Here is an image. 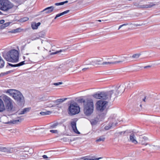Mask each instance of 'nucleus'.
I'll list each match as a JSON object with an SVG mask.
<instances>
[{
  "label": "nucleus",
  "mask_w": 160,
  "mask_h": 160,
  "mask_svg": "<svg viewBox=\"0 0 160 160\" xmlns=\"http://www.w3.org/2000/svg\"><path fill=\"white\" fill-rule=\"evenodd\" d=\"M1 99L3 101L5 108L8 112L13 110V101L10 97L6 95L3 94L2 96Z\"/></svg>",
  "instance_id": "obj_1"
},
{
  "label": "nucleus",
  "mask_w": 160,
  "mask_h": 160,
  "mask_svg": "<svg viewBox=\"0 0 160 160\" xmlns=\"http://www.w3.org/2000/svg\"><path fill=\"white\" fill-rule=\"evenodd\" d=\"M94 105L93 101L92 100H87V103L83 106V112L87 116H90L93 112Z\"/></svg>",
  "instance_id": "obj_2"
},
{
  "label": "nucleus",
  "mask_w": 160,
  "mask_h": 160,
  "mask_svg": "<svg viewBox=\"0 0 160 160\" xmlns=\"http://www.w3.org/2000/svg\"><path fill=\"white\" fill-rule=\"evenodd\" d=\"M113 93V91H110L109 92H101L100 93H96L92 95V96L96 99L107 100L110 99Z\"/></svg>",
  "instance_id": "obj_3"
},
{
  "label": "nucleus",
  "mask_w": 160,
  "mask_h": 160,
  "mask_svg": "<svg viewBox=\"0 0 160 160\" xmlns=\"http://www.w3.org/2000/svg\"><path fill=\"white\" fill-rule=\"evenodd\" d=\"M68 109V113L70 115H73L78 114L80 111V107L75 102L71 103Z\"/></svg>",
  "instance_id": "obj_4"
},
{
  "label": "nucleus",
  "mask_w": 160,
  "mask_h": 160,
  "mask_svg": "<svg viewBox=\"0 0 160 160\" xmlns=\"http://www.w3.org/2000/svg\"><path fill=\"white\" fill-rule=\"evenodd\" d=\"M13 7V4L8 0H3L0 3V9L3 11H7Z\"/></svg>",
  "instance_id": "obj_5"
},
{
  "label": "nucleus",
  "mask_w": 160,
  "mask_h": 160,
  "mask_svg": "<svg viewBox=\"0 0 160 160\" xmlns=\"http://www.w3.org/2000/svg\"><path fill=\"white\" fill-rule=\"evenodd\" d=\"M13 98L18 104L22 105L24 103L25 101L24 97L22 93L18 90L16 92Z\"/></svg>",
  "instance_id": "obj_6"
},
{
  "label": "nucleus",
  "mask_w": 160,
  "mask_h": 160,
  "mask_svg": "<svg viewBox=\"0 0 160 160\" xmlns=\"http://www.w3.org/2000/svg\"><path fill=\"white\" fill-rule=\"evenodd\" d=\"M12 62H17L18 61V52L17 50L12 49L9 51Z\"/></svg>",
  "instance_id": "obj_7"
},
{
  "label": "nucleus",
  "mask_w": 160,
  "mask_h": 160,
  "mask_svg": "<svg viewBox=\"0 0 160 160\" xmlns=\"http://www.w3.org/2000/svg\"><path fill=\"white\" fill-rule=\"evenodd\" d=\"M107 102L100 100L97 102L96 109L98 111L102 112L105 109L106 107Z\"/></svg>",
  "instance_id": "obj_8"
},
{
  "label": "nucleus",
  "mask_w": 160,
  "mask_h": 160,
  "mask_svg": "<svg viewBox=\"0 0 160 160\" xmlns=\"http://www.w3.org/2000/svg\"><path fill=\"white\" fill-rule=\"evenodd\" d=\"M73 65V62L72 61H67L64 63H62L59 65V68L62 69L63 71L68 70L69 68L72 67Z\"/></svg>",
  "instance_id": "obj_9"
},
{
  "label": "nucleus",
  "mask_w": 160,
  "mask_h": 160,
  "mask_svg": "<svg viewBox=\"0 0 160 160\" xmlns=\"http://www.w3.org/2000/svg\"><path fill=\"white\" fill-rule=\"evenodd\" d=\"M127 57H124V59H122V60L115 62H102V66H109L111 65L116 64L118 63H122L123 62L125 61V60H126Z\"/></svg>",
  "instance_id": "obj_10"
},
{
  "label": "nucleus",
  "mask_w": 160,
  "mask_h": 160,
  "mask_svg": "<svg viewBox=\"0 0 160 160\" xmlns=\"http://www.w3.org/2000/svg\"><path fill=\"white\" fill-rule=\"evenodd\" d=\"M125 88L123 85H120L118 88L116 93L114 94L115 98L118 97L119 95L121 94L125 91Z\"/></svg>",
  "instance_id": "obj_11"
},
{
  "label": "nucleus",
  "mask_w": 160,
  "mask_h": 160,
  "mask_svg": "<svg viewBox=\"0 0 160 160\" xmlns=\"http://www.w3.org/2000/svg\"><path fill=\"white\" fill-rule=\"evenodd\" d=\"M103 59L96 58H94L92 60L90 61V64L93 65H102V62Z\"/></svg>",
  "instance_id": "obj_12"
},
{
  "label": "nucleus",
  "mask_w": 160,
  "mask_h": 160,
  "mask_svg": "<svg viewBox=\"0 0 160 160\" xmlns=\"http://www.w3.org/2000/svg\"><path fill=\"white\" fill-rule=\"evenodd\" d=\"M18 150L13 148L3 147V152L7 153H12L17 152Z\"/></svg>",
  "instance_id": "obj_13"
},
{
  "label": "nucleus",
  "mask_w": 160,
  "mask_h": 160,
  "mask_svg": "<svg viewBox=\"0 0 160 160\" xmlns=\"http://www.w3.org/2000/svg\"><path fill=\"white\" fill-rule=\"evenodd\" d=\"M76 121H72L71 123V125L73 131L75 133L78 134H80V132L78 131L76 127Z\"/></svg>",
  "instance_id": "obj_14"
},
{
  "label": "nucleus",
  "mask_w": 160,
  "mask_h": 160,
  "mask_svg": "<svg viewBox=\"0 0 160 160\" xmlns=\"http://www.w3.org/2000/svg\"><path fill=\"white\" fill-rule=\"evenodd\" d=\"M148 138L145 136H141L139 138V143L142 145H146L148 144V143H146V141L148 140Z\"/></svg>",
  "instance_id": "obj_15"
},
{
  "label": "nucleus",
  "mask_w": 160,
  "mask_h": 160,
  "mask_svg": "<svg viewBox=\"0 0 160 160\" xmlns=\"http://www.w3.org/2000/svg\"><path fill=\"white\" fill-rule=\"evenodd\" d=\"M2 55L3 57L8 62H11V59L10 58L9 52H8L7 53H2Z\"/></svg>",
  "instance_id": "obj_16"
},
{
  "label": "nucleus",
  "mask_w": 160,
  "mask_h": 160,
  "mask_svg": "<svg viewBox=\"0 0 160 160\" xmlns=\"http://www.w3.org/2000/svg\"><path fill=\"white\" fill-rule=\"evenodd\" d=\"M54 9V7L52 6L48 7L44 9L42 12H44L46 13H49L53 11Z\"/></svg>",
  "instance_id": "obj_17"
},
{
  "label": "nucleus",
  "mask_w": 160,
  "mask_h": 160,
  "mask_svg": "<svg viewBox=\"0 0 160 160\" xmlns=\"http://www.w3.org/2000/svg\"><path fill=\"white\" fill-rule=\"evenodd\" d=\"M25 61H22L21 62L19 63L16 64H12L8 63V65L9 66H11V67H19L20 66H21L22 65H23L25 64H26V63H27V62H25Z\"/></svg>",
  "instance_id": "obj_18"
},
{
  "label": "nucleus",
  "mask_w": 160,
  "mask_h": 160,
  "mask_svg": "<svg viewBox=\"0 0 160 160\" xmlns=\"http://www.w3.org/2000/svg\"><path fill=\"white\" fill-rule=\"evenodd\" d=\"M155 5V4L151 3L149 4H146L145 5H139L138 6V8H151Z\"/></svg>",
  "instance_id": "obj_19"
},
{
  "label": "nucleus",
  "mask_w": 160,
  "mask_h": 160,
  "mask_svg": "<svg viewBox=\"0 0 160 160\" xmlns=\"http://www.w3.org/2000/svg\"><path fill=\"white\" fill-rule=\"evenodd\" d=\"M17 91L15 89H9L6 92L9 93L10 96L13 97Z\"/></svg>",
  "instance_id": "obj_20"
},
{
  "label": "nucleus",
  "mask_w": 160,
  "mask_h": 160,
  "mask_svg": "<svg viewBox=\"0 0 160 160\" xmlns=\"http://www.w3.org/2000/svg\"><path fill=\"white\" fill-rule=\"evenodd\" d=\"M129 138L130 141L134 143L135 144H136L138 143L137 141L135 139V135L133 133H132L130 135Z\"/></svg>",
  "instance_id": "obj_21"
},
{
  "label": "nucleus",
  "mask_w": 160,
  "mask_h": 160,
  "mask_svg": "<svg viewBox=\"0 0 160 160\" xmlns=\"http://www.w3.org/2000/svg\"><path fill=\"white\" fill-rule=\"evenodd\" d=\"M6 108L5 107L3 101L2 99L0 98V112L4 111Z\"/></svg>",
  "instance_id": "obj_22"
},
{
  "label": "nucleus",
  "mask_w": 160,
  "mask_h": 160,
  "mask_svg": "<svg viewBox=\"0 0 160 160\" xmlns=\"http://www.w3.org/2000/svg\"><path fill=\"white\" fill-rule=\"evenodd\" d=\"M45 32H44L42 31H41V32H39L38 33V37H36V38H32V40H34L39 39L40 37L43 38V37H44L45 36Z\"/></svg>",
  "instance_id": "obj_23"
},
{
  "label": "nucleus",
  "mask_w": 160,
  "mask_h": 160,
  "mask_svg": "<svg viewBox=\"0 0 160 160\" xmlns=\"http://www.w3.org/2000/svg\"><path fill=\"white\" fill-rule=\"evenodd\" d=\"M30 108H24L22 110L20 111L19 113H18V114L21 115L27 113L30 110Z\"/></svg>",
  "instance_id": "obj_24"
},
{
  "label": "nucleus",
  "mask_w": 160,
  "mask_h": 160,
  "mask_svg": "<svg viewBox=\"0 0 160 160\" xmlns=\"http://www.w3.org/2000/svg\"><path fill=\"white\" fill-rule=\"evenodd\" d=\"M41 23L38 22L37 23L36 22L33 23L31 24V27L33 29H37L38 28V27L40 25Z\"/></svg>",
  "instance_id": "obj_25"
},
{
  "label": "nucleus",
  "mask_w": 160,
  "mask_h": 160,
  "mask_svg": "<svg viewBox=\"0 0 160 160\" xmlns=\"http://www.w3.org/2000/svg\"><path fill=\"white\" fill-rule=\"evenodd\" d=\"M67 98L59 99L54 101V102L55 103H56L57 105H58V103H61L63 102L65 100H67Z\"/></svg>",
  "instance_id": "obj_26"
},
{
  "label": "nucleus",
  "mask_w": 160,
  "mask_h": 160,
  "mask_svg": "<svg viewBox=\"0 0 160 160\" xmlns=\"http://www.w3.org/2000/svg\"><path fill=\"white\" fill-rule=\"evenodd\" d=\"M22 120V118H19L18 119H17L15 120H13L12 121H11L9 122H8L7 123L8 124H17L19 122H21Z\"/></svg>",
  "instance_id": "obj_27"
},
{
  "label": "nucleus",
  "mask_w": 160,
  "mask_h": 160,
  "mask_svg": "<svg viewBox=\"0 0 160 160\" xmlns=\"http://www.w3.org/2000/svg\"><path fill=\"white\" fill-rule=\"evenodd\" d=\"M88 99H87L86 100H84L82 98H81L78 100L77 101L78 102L80 103H83V106L85 105V104H86L87 102V100H88Z\"/></svg>",
  "instance_id": "obj_28"
},
{
  "label": "nucleus",
  "mask_w": 160,
  "mask_h": 160,
  "mask_svg": "<svg viewBox=\"0 0 160 160\" xmlns=\"http://www.w3.org/2000/svg\"><path fill=\"white\" fill-rule=\"evenodd\" d=\"M51 113L50 111H46L45 112H41L40 114L42 115H49Z\"/></svg>",
  "instance_id": "obj_29"
},
{
  "label": "nucleus",
  "mask_w": 160,
  "mask_h": 160,
  "mask_svg": "<svg viewBox=\"0 0 160 160\" xmlns=\"http://www.w3.org/2000/svg\"><path fill=\"white\" fill-rule=\"evenodd\" d=\"M134 83L132 82H130L127 86L128 89H131L134 87Z\"/></svg>",
  "instance_id": "obj_30"
},
{
  "label": "nucleus",
  "mask_w": 160,
  "mask_h": 160,
  "mask_svg": "<svg viewBox=\"0 0 160 160\" xmlns=\"http://www.w3.org/2000/svg\"><path fill=\"white\" fill-rule=\"evenodd\" d=\"M105 140V138L103 136H101L99 139H98L96 140V142H98L101 141L104 142Z\"/></svg>",
  "instance_id": "obj_31"
},
{
  "label": "nucleus",
  "mask_w": 160,
  "mask_h": 160,
  "mask_svg": "<svg viewBox=\"0 0 160 160\" xmlns=\"http://www.w3.org/2000/svg\"><path fill=\"white\" fill-rule=\"evenodd\" d=\"M98 121L95 119H92L90 121L91 124L92 125L96 124L98 122Z\"/></svg>",
  "instance_id": "obj_32"
},
{
  "label": "nucleus",
  "mask_w": 160,
  "mask_h": 160,
  "mask_svg": "<svg viewBox=\"0 0 160 160\" xmlns=\"http://www.w3.org/2000/svg\"><path fill=\"white\" fill-rule=\"evenodd\" d=\"M141 55V54L140 53L135 54H134L131 57L137 59L139 57V56Z\"/></svg>",
  "instance_id": "obj_33"
},
{
  "label": "nucleus",
  "mask_w": 160,
  "mask_h": 160,
  "mask_svg": "<svg viewBox=\"0 0 160 160\" xmlns=\"http://www.w3.org/2000/svg\"><path fill=\"white\" fill-rule=\"evenodd\" d=\"M20 31L21 29L20 28H18L16 29L12 30V32L13 33L19 32Z\"/></svg>",
  "instance_id": "obj_34"
},
{
  "label": "nucleus",
  "mask_w": 160,
  "mask_h": 160,
  "mask_svg": "<svg viewBox=\"0 0 160 160\" xmlns=\"http://www.w3.org/2000/svg\"><path fill=\"white\" fill-rule=\"evenodd\" d=\"M113 124L112 123V124H111V125H110V123H109V124L108 125V126H106L105 127V129L106 130H108V129H109V128H111L112 126H113Z\"/></svg>",
  "instance_id": "obj_35"
},
{
  "label": "nucleus",
  "mask_w": 160,
  "mask_h": 160,
  "mask_svg": "<svg viewBox=\"0 0 160 160\" xmlns=\"http://www.w3.org/2000/svg\"><path fill=\"white\" fill-rule=\"evenodd\" d=\"M61 51H57L55 52H52L50 54V55H52L54 54H56L58 53H59L61 52Z\"/></svg>",
  "instance_id": "obj_36"
},
{
  "label": "nucleus",
  "mask_w": 160,
  "mask_h": 160,
  "mask_svg": "<svg viewBox=\"0 0 160 160\" xmlns=\"http://www.w3.org/2000/svg\"><path fill=\"white\" fill-rule=\"evenodd\" d=\"M58 124V122L55 123L51 126V128H54L57 126Z\"/></svg>",
  "instance_id": "obj_37"
},
{
  "label": "nucleus",
  "mask_w": 160,
  "mask_h": 160,
  "mask_svg": "<svg viewBox=\"0 0 160 160\" xmlns=\"http://www.w3.org/2000/svg\"><path fill=\"white\" fill-rule=\"evenodd\" d=\"M101 158H95L94 159H89L88 158H85V159H83L82 160H98L99 159H101Z\"/></svg>",
  "instance_id": "obj_38"
},
{
  "label": "nucleus",
  "mask_w": 160,
  "mask_h": 160,
  "mask_svg": "<svg viewBox=\"0 0 160 160\" xmlns=\"http://www.w3.org/2000/svg\"><path fill=\"white\" fill-rule=\"evenodd\" d=\"M62 15V13H59V14H57L56 16L55 17L54 19H56L57 18H58V17H60V16H61Z\"/></svg>",
  "instance_id": "obj_39"
},
{
  "label": "nucleus",
  "mask_w": 160,
  "mask_h": 160,
  "mask_svg": "<svg viewBox=\"0 0 160 160\" xmlns=\"http://www.w3.org/2000/svg\"><path fill=\"white\" fill-rule=\"evenodd\" d=\"M62 82H59L57 83H53V85H55V86H58L59 85H61L62 84Z\"/></svg>",
  "instance_id": "obj_40"
},
{
  "label": "nucleus",
  "mask_w": 160,
  "mask_h": 160,
  "mask_svg": "<svg viewBox=\"0 0 160 160\" xmlns=\"http://www.w3.org/2000/svg\"><path fill=\"white\" fill-rule=\"evenodd\" d=\"M130 24H133L134 26L136 27H137L138 26H141L142 25H144V24H132L131 23Z\"/></svg>",
  "instance_id": "obj_41"
},
{
  "label": "nucleus",
  "mask_w": 160,
  "mask_h": 160,
  "mask_svg": "<svg viewBox=\"0 0 160 160\" xmlns=\"http://www.w3.org/2000/svg\"><path fill=\"white\" fill-rule=\"evenodd\" d=\"M10 24L9 22H6L3 24L4 27L5 28L8 26Z\"/></svg>",
  "instance_id": "obj_42"
},
{
  "label": "nucleus",
  "mask_w": 160,
  "mask_h": 160,
  "mask_svg": "<svg viewBox=\"0 0 160 160\" xmlns=\"http://www.w3.org/2000/svg\"><path fill=\"white\" fill-rule=\"evenodd\" d=\"M70 11V10H67L66 11H65L62 12V15H63L65 14H66L67 13H68V12H69Z\"/></svg>",
  "instance_id": "obj_43"
},
{
  "label": "nucleus",
  "mask_w": 160,
  "mask_h": 160,
  "mask_svg": "<svg viewBox=\"0 0 160 160\" xmlns=\"http://www.w3.org/2000/svg\"><path fill=\"white\" fill-rule=\"evenodd\" d=\"M50 132L52 133H57L58 132V131L57 130H50Z\"/></svg>",
  "instance_id": "obj_44"
},
{
  "label": "nucleus",
  "mask_w": 160,
  "mask_h": 160,
  "mask_svg": "<svg viewBox=\"0 0 160 160\" xmlns=\"http://www.w3.org/2000/svg\"><path fill=\"white\" fill-rule=\"evenodd\" d=\"M8 74V72H4V73H1V75H2V76H4V75H7Z\"/></svg>",
  "instance_id": "obj_45"
},
{
  "label": "nucleus",
  "mask_w": 160,
  "mask_h": 160,
  "mask_svg": "<svg viewBox=\"0 0 160 160\" xmlns=\"http://www.w3.org/2000/svg\"><path fill=\"white\" fill-rule=\"evenodd\" d=\"M126 131L120 132H118V133L120 135H122V133L124 134L126 133Z\"/></svg>",
  "instance_id": "obj_46"
},
{
  "label": "nucleus",
  "mask_w": 160,
  "mask_h": 160,
  "mask_svg": "<svg viewBox=\"0 0 160 160\" xmlns=\"http://www.w3.org/2000/svg\"><path fill=\"white\" fill-rule=\"evenodd\" d=\"M4 22V20H0V23L1 24H3Z\"/></svg>",
  "instance_id": "obj_47"
},
{
  "label": "nucleus",
  "mask_w": 160,
  "mask_h": 160,
  "mask_svg": "<svg viewBox=\"0 0 160 160\" xmlns=\"http://www.w3.org/2000/svg\"><path fill=\"white\" fill-rule=\"evenodd\" d=\"M89 68H85L82 69V70L84 71H86V70L88 69Z\"/></svg>",
  "instance_id": "obj_48"
},
{
  "label": "nucleus",
  "mask_w": 160,
  "mask_h": 160,
  "mask_svg": "<svg viewBox=\"0 0 160 160\" xmlns=\"http://www.w3.org/2000/svg\"><path fill=\"white\" fill-rule=\"evenodd\" d=\"M4 28H5L4 27L3 24H2L0 27V28H1V29H4Z\"/></svg>",
  "instance_id": "obj_49"
},
{
  "label": "nucleus",
  "mask_w": 160,
  "mask_h": 160,
  "mask_svg": "<svg viewBox=\"0 0 160 160\" xmlns=\"http://www.w3.org/2000/svg\"><path fill=\"white\" fill-rule=\"evenodd\" d=\"M3 147L2 146H0V151L1 152H3Z\"/></svg>",
  "instance_id": "obj_50"
},
{
  "label": "nucleus",
  "mask_w": 160,
  "mask_h": 160,
  "mask_svg": "<svg viewBox=\"0 0 160 160\" xmlns=\"http://www.w3.org/2000/svg\"><path fill=\"white\" fill-rule=\"evenodd\" d=\"M151 67V66L148 65V66H147L144 67V68L146 69V68H150V67Z\"/></svg>",
  "instance_id": "obj_51"
},
{
  "label": "nucleus",
  "mask_w": 160,
  "mask_h": 160,
  "mask_svg": "<svg viewBox=\"0 0 160 160\" xmlns=\"http://www.w3.org/2000/svg\"><path fill=\"white\" fill-rule=\"evenodd\" d=\"M28 18H23V20L24 21H26L28 20Z\"/></svg>",
  "instance_id": "obj_52"
},
{
  "label": "nucleus",
  "mask_w": 160,
  "mask_h": 160,
  "mask_svg": "<svg viewBox=\"0 0 160 160\" xmlns=\"http://www.w3.org/2000/svg\"><path fill=\"white\" fill-rule=\"evenodd\" d=\"M42 157L44 159L47 158H48V157L46 155H43L42 156Z\"/></svg>",
  "instance_id": "obj_53"
},
{
  "label": "nucleus",
  "mask_w": 160,
  "mask_h": 160,
  "mask_svg": "<svg viewBox=\"0 0 160 160\" xmlns=\"http://www.w3.org/2000/svg\"><path fill=\"white\" fill-rule=\"evenodd\" d=\"M153 146L154 147H156V149H160V147H159V146H155V145H153Z\"/></svg>",
  "instance_id": "obj_54"
},
{
  "label": "nucleus",
  "mask_w": 160,
  "mask_h": 160,
  "mask_svg": "<svg viewBox=\"0 0 160 160\" xmlns=\"http://www.w3.org/2000/svg\"><path fill=\"white\" fill-rule=\"evenodd\" d=\"M25 47V45L22 46L21 47V50H23Z\"/></svg>",
  "instance_id": "obj_55"
},
{
  "label": "nucleus",
  "mask_w": 160,
  "mask_h": 160,
  "mask_svg": "<svg viewBox=\"0 0 160 160\" xmlns=\"http://www.w3.org/2000/svg\"><path fill=\"white\" fill-rule=\"evenodd\" d=\"M55 5H56V6H59L60 5V3L59 2H58V3H56L55 4Z\"/></svg>",
  "instance_id": "obj_56"
},
{
  "label": "nucleus",
  "mask_w": 160,
  "mask_h": 160,
  "mask_svg": "<svg viewBox=\"0 0 160 160\" xmlns=\"http://www.w3.org/2000/svg\"><path fill=\"white\" fill-rule=\"evenodd\" d=\"M107 21V20H98V21L99 22H101L102 21Z\"/></svg>",
  "instance_id": "obj_57"
},
{
  "label": "nucleus",
  "mask_w": 160,
  "mask_h": 160,
  "mask_svg": "<svg viewBox=\"0 0 160 160\" xmlns=\"http://www.w3.org/2000/svg\"><path fill=\"white\" fill-rule=\"evenodd\" d=\"M128 23H125V24H123L122 25V26H126L128 25Z\"/></svg>",
  "instance_id": "obj_58"
},
{
  "label": "nucleus",
  "mask_w": 160,
  "mask_h": 160,
  "mask_svg": "<svg viewBox=\"0 0 160 160\" xmlns=\"http://www.w3.org/2000/svg\"><path fill=\"white\" fill-rule=\"evenodd\" d=\"M59 3H60V5H63L64 4L63 2H59Z\"/></svg>",
  "instance_id": "obj_59"
},
{
  "label": "nucleus",
  "mask_w": 160,
  "mask_h": 160,
  "mask_svg": "<svg viewBox=\"0 0 160 160\" xmlns=\"http://www.w3.org/2000/svg\"><path fill=\"white\" fill-rule=\"evenodd\" d=\"M65 50H66V49H62L60 50L59 51H61V52H65Z\"/></svg>",
  "instance_id": "obj_60"
},
{
  "label": "nucleus",
  "mask_w": 160,
  "mask_h": 160,
  "mask_svg": "<svg viewBox=\"0 0 160 160\" xmlns=\"http://www.w3.org/2000/svg\"><path fill=\"white\" fill-rule=\"evenodd\" d=\"M63 2L64 3V4L65 3H68V1H66Z\"/></svg>",
  "instance_id": "obj_61"
},
{
  "label": "nucleus",
  "mask_w": 160,
  "mask_h": 160,
  "mask_svg": "<svg viewBox=\"0 0 160 160\" xmlns=\"http://www.w3.org/2000/svg\"><path fill=\"white\" fill-rule=\"evenodd\" d=\"M122 26L121 25H120L119 27V28H118V30H119L121 27H122Z\"/></svg>",
  "instance_id": "obj_62"
},
{
  "label": "nucleus",
  "mask_w": 160,
  "mask_h": 160,
  "mask_svg": "<svg viewBox=\"0 0 160 160\" xmlns=\"http://www.w3.org/2000/svg\"><path fill=\"white\" fill-rule=\"evenodd\" d=\"M145 99H146V97H145L144 98L142 99V100L144 102H145Z\"/></svg>",
  "instance_id": "obj_63"
},
{
  "label": "nucleus",
  "mask_w": 160,
  "mask_h": 160,
  "mask_svg": "<svg viewBox=\"0 0 160 160\" xmlns=\"http://www.w3.org/2000/svg\"><path fill=\"white\" fill-rule=\"evenodd\" d=\"M7 72L8 73V74H9L11 72V71H7Z\"/></svg>",
  "instance_id": "obj_64"
}]
</instances>
